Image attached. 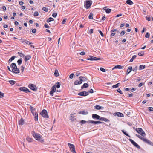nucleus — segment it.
<instances>
[{
	"mask_svg": "<svg viewBox=\"0 0 153 153\" xmlns=\"http://www.w3.org/2000/svg\"><path fill=\"white\" fill-rule=\"evenodd\" d=\"M32 134L34 138L37 140L41 142H44V140L41 137L39 134L36 133L34 131H33Z\"/></svg>",
	"mask_w": 153,
	"mask_h": 153,
	"instance_id": "nucleus-1",
	"label": "nucleus"
},
{
	"mask_svg": "<svg viewBox=\"0 0 153 153\" xmlns=\"http://www.w3.org/2000/svg\"><path fill=\"white\" fill-rule=\"evenodd\" d=\"M11 68H12V72L15 74H18L20 72L19 68H17L16 65L15 63H12L10 65Z\"/></svg>",
	"mask_w": 153,
	"mask_h": 153,
	"instance_id": "nucleus-2",
	"label": "nucleus"
},
{
	"mask_svg": "<svg viewBox=\"0 0 153 153\" xmlns=\"http://www.w3.org/2000/svg\"><path fill=\"white\" fill-rule=\"evenodd\" d=\"M136 131L140 134L142 136L145 137L146 134L144 131L141 128H137L135 129Z\"/></svg>",
	"mask_w": 153,
	"mask_h": 153,
	"instance_id": "nucleus-3",
	"label": "nucleus"
},
{
	"mask_svg": "<svg viewBox=\"0 0 153 153\" xmlns=\"http://www.w3.org/2000/svg\"><path fill=\"white\" fill-rule=\"evenodd\" d=\"M92 4V1L87 0L85 1L84 6L87 9H88L90 7Z\"/></svg>",
	"mask_w": 153,
	"mask_h": 153,
	"instance_id": "nucleus-4",
	"label": "nucleus"
},
{
	"mask_svg": "<svg viewBox=\"0 0 153 153\" xmlns=\"http://www.w3.org/2000/svg\"><path fill=\"white\" fill-rule=\"evenodd\" d=\"M40 114L42 116L45 118H48L49 117L47 114V111L45 109L42 110L40 113Z\"/></svg>",
	"mask_w": 153,
	"mask_h": 153,
	"instance_id": "nucleus-5",
	"label": "nucleus"
},
{
	"mask_svg": "<svg viewBox=\"0 0 153 153\" xmlns=\"http://www.w3.org/2000/svg\"><path fill=\"white\" fill-rule=\"evenodd\" d=\"M19 89L21 91L26 93H27L28 92H30V90L27 88L25 87H21L19 88Z\"/></svg>",
	"mask_w": 153,
	"mask_h": 153,
	"instance_id": "nucleus-6",
	"label": "nucleus"
},
{
	"mask_svg": "<svg viewBox=\"0 0 153 153\" xmlns=\"http://www.w3.org/2000/svg\"><path fill=\"white\" fill-rule=\"evenodd\" d=\"M129 140L131 143L134 145L138 149H140V146L134 141L131 139H129Z\"/></svg>",
	"mask_w": 153,
	"mask_h": 153,
	"instance_id": "nucleus-7",
	"label": "nucleus"
},
{
	"mask_svg": "<svg viewBox=\"0 0 153 153\" xmlns=\"http://www.w3.org/2000/svg\"><path fill=\"white\" fill-rule=\"evenodd\" d=\"M28 87L31 90H33L34 91H37V88L36 86L33 84H29L28 85Z\"/></svg>",
	"mask_w": 153,
	"mask_h": 153,
	"instance_id": "nucleus-8",
	"label": "nucleus"
},
{
	"mask_svg": "<svg viewBox=\"0 0 153 153\" xmlns=\"http://www.w3.org/2000/svg\"><path fill=\"white\" fill-rule=\"evenodd\" d=\"M87 59L91 61H97L101 60L102 59L100 58H97L93 56H90V58L88 59Z\"/></svg>",
	"mask_w": 153,
	"mask_h": 153,
	"instance_id": "nucleus-9",
	"label": "nucleus"
},
{
	"mask_svg": "<svg viewBox=\"0 0 153 153\" xmlns=\"http://www.w3.org/2000/svg\"><path fill=\"white\" fill-rule=\"evenodd\" d=\"M88 92L85 91L81 92L78 94V95L82 96H86L88 95Z\"/></svg>",
	"mask_w": 153,
	"mask_h": 153,
	"instance_id": "nucleus-10",
	"label": "nucleus"
},
{
	"mask_svg": "<svg viewBox=\"0 0 153 153\" xmlns=\"http://www.w3.org/2000/svg\"><path fill=\"white\" fill-rule=\"evenodd\" d=\"M56 89L55 86H53L51 88V90L50 92V94L51 96H53V93L55 92L56 91Z\"/></svg>",
	"mask_w": 153,
	"mask_h": 153,
	"instance_id": "nucleus-11",
	"label": "nucleus"
},
{
	"mask_svg": "<svg viewBox=\"0 0 153 153\" xmlns=\"http://www.w3.org/2000/svg\"><path fill=\"white\" fill-rule=\"evenodd\" d=\"M88 123H91L94 124H98L102 123V122L99 121H95L93 120H88L87 121Z\"/></svg>",
	"mask_w": 153,
	"mask_h": 153,
	"instance_id": "nucleus-12",
	"label": "nucleus"
},
{
	"mask_svg": "<svg viewBox=\"0 0 153 153\" xmlns=\"http://www.w3.org/2000/svg\"><path fill=\"white\" fill-rule=\"evenodd\" d=\"M143 141L148 144L153 146V143L146 138H144Z\"/></svg>",
	"mask_w": 153,
	"mask_h": 153,
	"instance_id": "nucleus-13",
	"label": "nucleus"
},
{
	"mask_svg": "<svg viewBox=\"0 0 153 153\" xmlns=\"http://www.w3.org/2000/svg\"><path fill=\"white\" fill-rule=\"evenodd\" d=\"M92 117L93 119H96L97 120H98V119L100 120V117L99 115H98L97 114H92Z\"/></svg>",
	"mask_w": 153,
	"mask_h": 153,
	"instance_id": "nucleus-14",
	"label": "nucleus"
},
{
	"mask_svg": "<svg viewBox=\"0 0 153 153\" xmlns=\"http://www.w3.org/2000/svg\"><path fill=\"white\" fill-rule=\"evenodd\" d=\"M123 66L117 65L115 66H114L112 69V70H114L115 69H123Z\"/></svg>",
	"mask_w": 153,
	"mask_h": 153,
	"instance_id": "nucleus-15",
	"label": "nucleus"
},
{
	"mask_svg": "<svg viewBox=\"0 0 153 153\" xmlns=\"http://www.w3.org/2000/svg\"><path fill=\"white\" fill-rule=\"evenodd\" d=\"M79 81L77 80L75 81L74 82V84L75 85H76L81 84L82 83V80H81L80 79H79Z\"/></svg>",
	"mask_w": 153,
	"mask_h": 153,
	"instance_id": "nucleus-16",
	"label": "nucleus"
},
{
	"mask_svg": "<svg viewBox=\"0 0 153 153\" xmlns=\"http://www.w3.org/2000/svg\"><path fill=\"white\" fill-rule=\"evenodd\" d=\"M103 9L107 13H110L111 12V9L108 8L107 7H104L103 8Z\"/></svg>",
	"mask_w": 153,
	"mask_h": 153,
	"instance_id": "nucleus-17",
	"label": "nucleus"
},
{
	"mask_svg": "<svg viewBox=\"0 0 153 153\" xmlns=\"http://www.w3.org/2000/svg\"><path fill=\"white\" fill-rule=\"evenodd\" d=\"M24 120L21 118V119L19 121V124L20 125H22L24 123Z\"/></svg>",
	"mask_w": 153,
	"mask_h": 153,
	"instance_id": "nucleus-18",
	"label": "nucleus"
},
{
	"mask_svg": "<svg viewBox=\"0 0 153 153\" xmlns=\"http://www.w3.org/2000/svg\"><path fill=\"white\" fill-rule=\"evenodd\" d=\"M132 70V67L131 66H129L127 70L126 74H128Z\"/></svg>",
	"mask_w": 153,
	"mask_h": 153,
	"instance_id": "nucleus-19",
	"label": "nucleus"
},
{
	"mask_svg": "<svg viewBox=\"0 0 153 153\" xmlns=\"http://www.w3.org/2000/svg\"><path fill=\"white\" fill-rule=\"evenodd\" d=\"M100 120L104 121L105 122H108L109 120L108 119L102 117H100Z\"/></svg>",
	"mask_w": 153,
	"mask_h": 153,
	"instance_id": "nucleus-20",
	"label": "nucleus"
},
{
	"mask_svg": "<svg viewBox=\"0 0 153 153\" xmlns=\"http://www.w3.org/2000/svg\"><path fill=\"white\" fill-rule=\"evenodd\" d=\"M89 86L88 85L87 83H84L83 85L81 86V88L82 89H83L84 88H88Z\"/></svg>",
	"mask_w": 153,
	"mask_h": 153,
	"instance_id": "nucleus-21",
	"label": "nucleus"
},
{
	"mask_svg": "<svg viewBox=\"0 0 153 153\" xmlns=\"http://www.w3.org/2000/svg\"><path fill=\"white\" fill-rule=\"evenodd\" d=\"M79 79H80L81 80H82V82H85V81L87 79L85 78V77H83L82 76H80L79 77Z\"/></svg>",
	"mask_w": 153,
	"mask_h": 153,
	"instance_id": "nucleus-22",
	"label": "nucleus"
},
{
	"mask_svg": "<svg viewBox=\"0 0 153 153\" xmlns=\"http://www.w3.org/2000/svg\"><path fill=\"white\" fill-rule=\"evenodd\" d=\"M115 114L118 117H123V114L122 113L120 112H116Z\"/></svg>",
	"mask_w": 153,
	"mask_h": 153,
	"instance_id": "nucleus-23",
	"label": "nucleus"
},
{
	"mask_svg": "<svg viewBox=\"0 0 153 153\" xmlns=\"http://www.w3.org/2000/svg\"><path fill=\"white\" fill-rule=\"evenodd\" d=\"M126 2L127 4L129 5H132L133 4V2L131 0H127Z\"/></svg>",
	"mask_w": 153,
	"mask_h": 153,
	"instance_id": "nucleus-24",
	"label": "nucleus"
},
{
	"mask_svg": "<svg viewBox=\"0 0 153 153\" xmlns=\"http://www.w3.org/2000/svg\"><path fill=\"white\" fill-rule=\"evenodd\" d=\"M31 58V56L30 55H27L25 57V61H27L29 60Z\"/></svg>",
	"mask_w": 153,
	"mask_h": 153,
	"instance_id": "nucleus-25",
	"label": "nucleus"
},
{
	"mask_svg": "<svg viewBox=\"0 0 153 153\" xmlns=\"http://www.w3.org/2000/svg\"><path fill=\"white\" fill-rule=\"evenodd\" d=\"M60 85L61 84L60 83L57 82L53 86H55L56 88H59L60 87Z\"/></svg>",
	"mask_w": 153,
	"mask_h": 153,
	"instance_id": "nucleus-26",
	"label": "nucleus"
},
{
	"mask_svg": "<svg viewBox=\"0 0 153 153\" xmlns=\"http://www.w3.org/2000/svg\"><path fill=\"white\" fill-rule=\"evenodd\" d=\"M54 75L56 77H58L59 76V74L57 70H55Z\"/></svg>",
	"mask_w": 153,
	"mask_h": 153,
	"instance_id": "nucleus-27",
	"label": "nucleus"
},
{
	"mask_svg": "<svg viewBox=\"0 0 153 153\" xmlns=\"http://www.w3.org/2000/svg\"><path fill=\"white\" fill-rule=\"evenodd\" d=\"M101 108H102V107L99 105H97L94 107V108L97 110L100 109Z\"/></svg>",
	"mask_w": 153,
	"mask_h": 153,
	"instance_id": "nucleus-28",
	"label": "nucleus"
},
{
	"mask_svg": "<svg viewBox=\"0 0 153 153\" xmlns=\"http://www.w3.org/2000/svg\"><path fill=\"white\" fill-rule=\"evenodd\" d=\"M54 21V19L52 18V17H50L47 20V22L48 23H49L50 22L53 21Z\"/></svg>",
	"mask_w": 153,
	"mask_h": 153,
	"instance_id": "nucleus-29",
	"label": "nucleus"
},
{
	"mask_svg": "<svg viewBox=\"0 0 153 153\" xmlns=\"http://www.w3.org/2000/svg\"><path fill=\"white\" fill-rule=\"evenodd\" d=\"M137 57V56L136 55H134L133 56L131 59L129 61V62H132L134 59L136 58Z\"/></svg>",
	"mask_w": 153,
	"mask_h": 153,
	"instance_id": "nucleus-30",
	"label": "nucleus"
},
{
	"mask_svg": "<svg viewBox=\"0 0 153 153\" xmlns=\"http://www.w3.org/2000/svg\"><path fill=\"white\" fill-rule=\"evenodd\" d=\"M145 68V65H141L139 66V70H141L144 69Z\"/></svg>",
	"mask_w": 153,
	"mask_h": 153,
	"instance_id": "nucleus-31",
	"label": "nucleus"
},
{
	"mask_svg": "<svg viewBox=\"0 0 153 153\" xmlns=\"http://www.w3.org/2000/svg\"><path fill=\"white\" fill-rule=\"evenodd\" d=\"M79 113L82 114H88V112H85L84 111H82L79 112Z\"/></svg>",
	"mask_w": 153,
	"mask_h": 153,
	"instance_id": "nucleus-32",
	"label": "nucleus"
},
{
	"mask_svg": "<svg viewBox=\"0 0 153 153\" xmlns=\"http://www.w3.org/2000/svg\"><path fill=\"white\" fill-rule=\"evenodd\" d=\"M122 132L126 136H128V137H130L131 136L129 135L128 134H127L126 131H124V130H121Z\"/></svg>",
	"mask_w": 153,
	"mask_h": 153,
	"instance_id": "nucleus-33",
	"label": "nucleus"
},
{
	"mask_svg": "<svg viewBox=\"0 0 153 153\" xmlns=\"http://www.w3.org/2000/svg\"><path fill=\"white\" fill-rule=\"evenodd\" d=\"M15 57V56H12L9 60L8 62L9 63L11 62L13 60Z\"/></svg>",
	"mask_w": 153,
	"mask_h": 153,
	"instance_id": "nucleus-34",
	"label": "nucleus"
},
{
	"mask_svg": "<svg viewBox=\"0 0 153 153\" xmlns=\"http://www.w3.org/2000/svg\"><path fill=\"white\" fill-rule=\"evenodd\" d=\"M26 140L29 142H31L33 141V139L29 137H27L26 138Z\"/></svg>",
	"mask_w": 153,
	"mask_h": 153,
	"instance_id": "nucleus-35",
	"label": "nucleus"
},
{
	"mask_svg": "<svg viewBox=\"0 0 153 153\" xmlns=\"http://www.w3.org/2000/svg\"><path fill=\"white\" fill-rule=\"evenodd\" d=\"M71 151L73 153H76L75 150V146L73 148H72L70 149Z\"/></svg>",
	"mask_w": 153,
	"mask_h": 153,
	"instance_id": "nucleus-36",
	"label": "nucleus"
},
{
	"mask_svg": "<svg viewBox=\"0 0 153 153\" xmlns=\"http://www.w3.org/2000/svg\"><path fill=\"white\" fill-rule=\"evenodd\" d=\"M136 135L137 137H138V138H140V139L143 141L145 138L142 137V136H140L139 135L136 134Z\"/></svg>",
	"mask_w": 153,
	"mask_h": 153,
	"instance_id": "nucleus-37",
	"label": "nucleus"
},
{
	"mask_svg": "<svg viewBox=\"0 0 153 153\" xmlns=\"http://www.w3.org/2000/svg\"><path fill=\"white\" fill-rule=\"evenodd\" d=\"M68 145L70 149L72 148V147L73 148L75 146L74 145L70 143H68Z\"/></svg>",
	"mask_w": 153,
	"mask_h": 153,
	"instance_id": "nucleus-38",
	"label": "nucleus"
},
{
	"mask_svg": "<svg viewBox=\"0 0 153 153\" xmlns=\"http://www.w3.org/2000/svg\"><path fill=\"white\" fill-rule=\"evenodd\" d=\"M35 120L37 121L38 120V114H35L34 116Z\"/></svg>",
	"mask_w": 153,
	"mask_h": 153,
	"instance_id": "nucleus-39",
	"label": "nucleus"
},
{
	"mask_svg": "<svg viewBox=\"0 0 153 153\" xmlns=\"http://www.w3.org/2000/svg\"><path fill=\"white\" fill-rule=\"evenodd\" d=\"M22 42H25L26 44H28L30 42L28 41L27 40L25 39H23L22 41Z\"/></svg>",
	"mask_w": 153,
	"mask_h": 153,
	"instance_id": "nucleus-40",
	"label": "nucleus"
},
{
	"mask_svg": "<svg viewBox=\"0 0 153 153\" xmlns=\"http://www.w3.org/2000/svg\"><path fill=\"white\" fill-rule=\"evenodd\" d=\"M30 109L31 112H34L35 110V108L30 105Z\"/></svg>",
	"mask_w": 153,
	"mask_h": 153,
	"instance_id": "nucleus-41",
	"label": "nucleus"
},
{
	"mask_svg": "<svg viewBox=\"0 0 153 153\" xmlns=\"http://www.w3.org/2000/svg\"><path fill=\"white\" fill-rule=\"evenodd\" d=\"M9 82L10 84L12 85H14L16 83L15 81L14 80H9Z\"/></svg>",
	"mask_w": 153,
	"mask_h": 153,
	"instance_id": "nucleus-42",
	"label": "nucleus"
},
{
	"mask_svg": "<svg viewBox=\"0 0 153 153\" xmlns=\"http://www.w3.org/2000/svg\"><path fill=\"white\" fill-rule=\"evenodd\" d=\"M17 62L18 65H20L22 63V59L21 58L20 59L17 61Z\"/></svg>",
	"mask_w": 153,
	"mask_h": 153,
	"instance_id": "nucleus-43",
	"label": "nucleus"
},
{
	"mask_svg": "<svg viewBox=\"0 0 153 153\" xmlns=\"http://www.w3.org/2000/svg\"><path fill=\"white\" fill-rule=\"evenodd\" d=\"M93 15L92 13H90V15L89 16L88 18L90 19H93Z\"/></svg>",
	"mask_w": 153,
	"mask_h": 153,
	"instance_id": "nucleus-44",
	"label": "nucleus"
},
{
	"mask_svg": "<svg viewBox=\"0 0 153 153\" xmlns=\"http://www.w3.org/2000/svg\"><path fill=\"white\" fill-rule=\"evenodd\" d=\"M150 35V34L148 32H147L145 35V37L146 38H149V37Z\"/></svg>",
	"mask_w": 153,
	"mask_h": 153,
	"instance_id": "nucleus-45",
	"label": "nucleus"
},
{
	"mask_svg": "<svg viewBox=\"0 0 153 153\" xmlns=\"http://www.w3.org/2000/svg\"><path fill=\"white\" fill-rule=\"evenodd\" d=\"M42 9L43 11H44L45 12H47L48 10V8H46L45 7H43L42 8Z\"/></svg>",
	"mask_w": 153,
	"mask_h": 153,
	"instance_id": "nucleus-46",
	"label": "nucleus"
},
{
	"mask_svg": "<svg viewBox=\"0 0 153 153\" xmlns=\"http://www.w3.org/2000/svg\"><path fill=\"white\" fill-rule=\"evenodd\" d=\"M87 122V121L85 120H81L80 121V123H81L82 124H84L86 123Z\"/></svg>",
	"mask_w": 153,
	"mask_h": 153,
	"instance_id": "nucleus-47",
	"label": "nucleus"
},
{
	"mask_svg": "<svg viewBox=\"0 0 153 153\" xmlns=\"http://www.w3.org/2000/svg\"><path fill=\"white\" fill-rule=\"evenodd\" d=\"M98 31L100 33L101 36L102 37H103L104 36V35L103 33L100 30H98Z\"/></svg>",
	"mask_w": 153,
	"mask_h": 153,
	"instance_id": "nucleus-48",
	"label": "nucleus"
},
{
	"mask_svg": "<svg viewBox=\"0 0 153 153\" xmlns=\"http://www.w3.org/2000/svg\"><path fill=\"white\" fill-rule=\"evenodd\" d=\"M39 15V13L37 11H35L34 13V16H36Z\"/></svg>",
	"mask_w": 153,
	"mask_h": 153,
	"instance_id": "nucleus-49",
	"label": "nucleus"
},
{
	"mask_svg": "<svg viewBox=\"0 0 153 153\" xmlns=\"http://www.w3.org/2000/svg\"><path fill=\"white\" fill-rule=\"evenodd\" d=\"M137 67L136 66L134 68H133V69H132V70L134 72H136L137 69Z\"/></svg>",
	"mask_w": 153,
	"mask_h": 153,
	"instance_id": "nucleus-50",
	"label": "nucleus"
},
{
	"mask_svg": "<svg viewBox=\"0 0 153 153\" xmlns=\"http://www.w3.org/2000/svg\"><path fill=\"white\" fill-rule=\"evenodd\" d=\"M100 70L101 71H102L103 72H105V69L104 68H102V67H101L100 68Z\"/></svg>",
	"mask_w": 153,
	"mask_h": 153,
	"instance_id": "nucleus-51",
	"label": "nucleus"
},
{
	"mask_svg": "<svg viewBox=\"0 0 153 153\" xmlns=\"http://www.w3.org/2000/svg\"><path fill=\"white\" fill-rule=\"evenodd\" d=\"M117 91L120 94H123V92H122V91H121V90L120 88L118 89L117 90Z\"/></svg>",
	"mask_w": 153,
	"mask_h": 153,
	"instance_id": "nucleus-52",
	"label": "nucleus"
},
{
	"mask_svg": "<svg viewBox=\"0 0 153 153\" xmlns=\"http://www.w3.org/2000/svg\"><path fill=\"white\" fill-rule=\"evenodd\" d=\"M144 54V53L143 52L141 53H138V55L140 56H143Z\"/></svg>",
	"mask_w": 153,
	"mask_h": 153,
	"instance_id": "nucleus-53",
	"label": "nucleus"
},
{
	"mask_svg": "<svg viewBox=\"0 0 153 153\" xmlns=\"http://www.w3.org/2000/svg\"><path fill=\"white\" fill-rule=\"evenodd\" d=\"M125 32L124 30H123L121 31L120 33V35L121 36H123L125 34Z\"/></svg>",
	"mask_w": 153,
	"mask_h": 153,
	"instance_id": "nucleus-54",
	"label": "nucleus"
},
{
	"mask_svg": "<svg viewBox=\"0 0 153 153\" xmlns=\"http://www.w3.org/2000/svg\"><path fill=\"white\" fill-rule=\"evenodd\" d=\"M57 15V13H53L52 14V16L54 18H55L56 17Z\"/></svg>",
	"mask_w": 153,
	"mask_h": 153,
	"instance_id": "nucleus-55",
	"label": "nucleus"
},
{
	"mask_svg": "<svg viewBox=\"0 0 153 153\" xmlns=\"http://www.w3.org/2000/svg\"><path fill=\"white\" fill-rule=\"evenodd\" d=\"M25 69V67H24L23 66H21V70L22 72H23Z\"/></svg>",
	"mask_w": 153,
	"mask_h": 153,
	"instance_id": "nucleus-56",
	"label": "nucleus"
},
{
	"mask_svg": "<svg viewBox=\"0 0 153 153\" xmlns=\"http://www.w3.org/2000/svg\"><path fill=\"white\" fill-rule=\"evenodd\" d=\"M66 19H64L63 20L62 22V23L63 24H64L65 23V22H66Z\"/></svg>",
	"mask_w": 153,
	"mask_h": 153,
	"instance_id": "nucleus-57",
	"label": "nucleus"
},
{
	"mask_svg": "<svg viewBox=\"0 0 153 153\" xmlns=\"http://www.w3.org/2000/svg\"><path fill=\"white\" fill-rule=\"evenodd\" d=\"M74 76V74L73 73H72L70 75L69 78L71 79H72L73 78Z\"/></svg>",
	"mask_w": 153,
	"mask_h": 153,
	"instance_id": "nucleus-58",
	"label": "nucleus"
},
{
	"mask_svg": "<svg viewBox=\"0 0 153 153\" xmlns=\"http://www.w3.org/2000/svg\"><path fill=\"white\" fill-rule=\"evenodd\" d=\"M93 30L92 29H90L89 33L91 34L93 33Z\"/></svg>",
	"mask_w": 153,
	"mask_h": 153,
	"instance_id": "nucleus-59",
	"label": "nucleus"
},
{
	"mask_svg": "<svg viewBox=\"0 0 153 153\" xmlns=\"http://www.w3.org/2000/svg\"><path fill=\"white\" fill-rule=\"evenodd\" d=\"M4 94L0 92V98H2L4 97Z\"/></svg>",
	"mask_w": 153,
	"mask_h": 153,
	"instance_id": "nucleus-60",
	"label": "nucleus"
},
{
	"mask_svg": "<svg viewBox=\"0 0 153 153\" xmlns=\"http://www.w3.org/2000/svg\"><path fill=\"white\" fill-rule=\"evenodd\" d=\"M149 110L151 111H153V108L151 107H149L148 108Z\"/></svg>",
	"mask_w": 153,
	"mask_h": 153,
	"instance_id": "nucleus-61",
	"label": "nucleus"
},
{
	"mask_svg": "<svg viewBox=\"0 0 153 153\" xmlns=\"http://www.w3.org/2000/svg\"><path fill=\"white\" fill-rule=\"evenodd\" d=\"M112 87L113 88H116L118 87V85H117L116 84L115 85H113L112 86Z\"/></svg>",
	"mask_w": 153,
	"mask_h": 153,
	"instance_id": "nucleus-62",
	"label": "nucleus"
},
{
	"mask_svg": "<svg viewBox=\"0 0 153 153\" xmlns=\"http://www.w3.org/2000/svg\"><path fill=\"white\" fill-rule=\"evenodd\" d=\"M36 29H34L32 30V32L33 33H35L36 32Z\"/></svg>",
	"mask_w": 153,
	"mask_h": 153,
	"instance_id": "nucleus-63",
	"label": "nucleus"
},
{
	"mask_svg": "<svg viewBox=\"0 0 153 153\" xmlns=\"http://www.w3.org/2000/svg\"><path fill=\"white\" fill-rule=\"evenodd\" d=\"M146 19L148 21H150L151 20V19L150 17L146 16Z\"/></svg>",
	"mask_w": 153,
	"mask_h": 153,
	"instance_id": "nucleus-64",
	"label": "nucleus"
}]
</instances>
